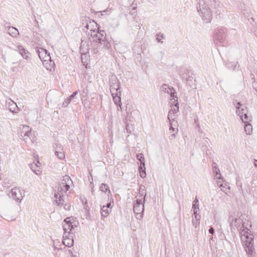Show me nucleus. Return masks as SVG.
Masks as SVG:
<instances>
[{
	"label": "nucleus",
	"instance_id": "obj_19",
	"mask_svg": "<svg viewBox=\"0 0 257 257\" xmlns=\"http://www.w3.org/2000/svg\"><path fill=\"white\" fill-rule=\"evenodd\" d=\"M62 242L64 245L69 247L73 246L74 240L73 239V237L71 236V238L63 239Z\"/></svg>",
	"mask_w": 257,
	"mask_h": 257
},
{
	"label": "nucleus",
	"instance_id": "obj_29",
	"mask_svg": "<svg viewBox=\"0 0 257 257\" xmlns=\"http://www.w3.org/2000/svg\"><path fill=\"white\" fill-rule=\"evenodd\" d=\"M186 85L189 86L190 87H192L194 84V79L192 76H189L185 78Z\"/></svg>",
	"mask_w": 257,
	"mask_h": 257
},
{
	"label": "nucleus",
	"instance_id": "obj_47",
	"mask_svg": "<svg viewBox=\"0 0 257 257\" xmlns=\"http://www.w3.org/2000/svg\"><path fill=\"white\" fill-rule=\"evenodd\" d=\"M125 129L126 131V132L128 133H131L132 130L131 129V126L128 124H126L125 126Z\"/></svg>",
	"mask_w": 257,
	"mask_h": 257
},
{
	"label": "nucleus",
	"instance_id": "obj_20",
	"mask_svg": "<svg viewBox=\"0 0 257 257\" xmlns=\"http://www.w3.org/2000/svg\"><path fill=\"white\" fill-rule=\"evenodd\" d=\"M234 222V226L237 228H241V226H243L242 219L239 217L238 218H234V220H232V222L230 223V225H232Z\"/></svg>",
	"mask_w": 257,
	"mask_h": 257
},
{
	"label": "nucleus",
	"instance_id": "obj_14",
	"mask_svg": "<svg viewBox=\"0 0 257 257\" xmlns=\"http://www.w3.org/2000/svg\"><path fill=\"white\" fill-rule=\"evenodd\" d=\"M8 33L12 37H16L19 34L18 29L14 27L8 26L5 28Z\"/></svg>",
	"mask_w": 257,
	"mask_h": 257
},
{
	"label": "nucleus",
	"instance_id": "obj_56",
	"mask_svg": "<svg viewBox=\"0 0 257 257\" xmlns=\"http://www.w3.org/2000/svg\"><path fill=\"white\" fill-rule=\"evenodd\" d=\"M253 164L255 167L257 168V160L254 159Z\"/></svg>",
	"mask_w": 257,
	"mask_h": 257
},
{
	"label": "nucleus",
	"instance_id": "obj_36",
	"mask_svg": "<svg viewBox=\"0 0 257 257\" xmlns=\"http://www.w3.org/2000/svg\"><path fill=\"white\" fill-rule=\"evenodd\" d=\"M212 168L213 171L216 174V175H217L218 173H220V171L218 168L217 167V165L215 163H213Z\"/></svg>",
	"mask_w": 257,
	"mask_h": 257
},
{
	"label": "nucleus",
	"instance_id": "obj_8",
	"mask_svg": "<svg viewBox=\"0 0 257 257\" xmlns=\"http://www.w3.org/2000/svg\"><path fill=\"white\" fill-rule=\"evenodd\" d=\"M11 197L17 202H21L22 199V195L21 190L19 188L15 187L11 190Z\"/></svg>",
	"mask_w": 257,
	"mask_h": 257
},
{
	"label": "nucleus",
	"instance_id": "obj_40",
	"mask_svg": "<svg viewBox=\"0 0 257 257\" xmlns=\"http://www.w3.org/2000/svg\"><path fill=\"white\" fill-rule=\"evenodd\" d=\"M71 234V232H70V231H66L64 232L63 233V239H65V238H71L72 236L70 235V234Z\"/></svg>",
	"mask_w": 257,
	"mask_h": 257
},
{
	"label": "nucleus",
	"instance_id": "obj_38",
	"mask_svg": "<svg viewBox=\"0 0 257 257\" xmlns=\"http://www.w3.org/2000/svg\"><path fill=\"white\" fill-rule=\"evenodd\" d=\"M62 184L63 185L62 188V189L64 191V192H66L69 190L70 188V186L68 184H67L66 183L62 182Z\"/></svg>",
	"mask_w": 257,
	"mask_h": 257
},
{
	"label": "nucleus",
	"instance_id": "obj_52",
	"mask_svg": "<svg viewBox=\"0 0 257 257\" xmlns=\"http://www.w3.org/2000/svg\"><path fill=\"white\" fill-rule=\"evenodd\" d=\"M170 122V130L172 131L173 132L175 131V128H174L172 126V122L171 121Z\"/></svg>",
	"mask_w": 257,
	"mask_h": 257
},
{
	"label": "nucleus",
	"instance_id": "obj_17",
	"mask_svg": "<svg viewBox=\"0 0 257 257\" xmlns=\"http://www.w3.org/2000/svg\"><path fill=\"white\" fill-rule=\"evenodd\" d=\"M113 98V100L114 103L118 106H121V92L120 93H117L116 95H111Z\"/></svg>",
	"mask_w": 257,
	"mask_h": 257
},
{
	"label": "nucleus",
	"instance_id": "obj_30",
	"mask_svg": "<svg viewBox=\"0 0 257 257\" xmlns=\"http://www.w3.org/2000/svg\"><path fill=\"white\" fill-rule=\"evenodd\" d=\"M172 87V86H169L168 84H163L161 87V89L162 91L164 92L165 93H169L170 91L171 90V88Z\"/></svg>",
	"mask_w": 257,
	"mask_h": 257
},
{
	"label": "nucleus",
	"instance_id": "obj_58",
	"mask_svg": "<svg viewBox=\"0 0 257 257\" xmlns=\"http://www.w3.org/2000/svg\"><path fill=\"white\" fill-rule=\"evenodd\" d=\"M31 169L32 170V171H33L34 172H35V173H36V174H38V173H37V171H36V170H34V169H33V166L31 167Z\"/></svg>",
	"mask_w": 257,
	"mask_h": 257
},
{
	"label": "nucleus",
	"instance_id": "obj_46",
	"mask_svg": "<svg viewBox=\"0 0 257 257\" xmlns=\"http://www.w3.org/2000/svg\"><path fill=\"white\" fill-rule=\"evenodd\" d=\"M226 67L229 69H231L232 70L233 64L231 62H228L226 64Z\"/></svg>",
	"mask_w": 257,
	"mask_h": 257
},
{
	"label": "nucleus",
	"instance_id": "obj_3",
	"mask_svg": "<svg viewBox=\"0 0 257 257\" xmlns=\"http://www.w3.org/2000/svg\"><path fill=\"white\" fill-rule=\"evenodd\" d=\"M226 37V29L220 28L217 29L214 35V38L218 42L225 44V41Z\"/></svg>",
	"mask_w": 257,
	"mask_h": 257
},
{
	"label": "nucleus",
	"instance_id": "obj_12",
	"mask_svg": "<svg viewBox=\"0 0 257 257\" xmlns=\"http://www.w3.org/2000/svg\"><path fill=\"white\" fill-rule=\"evenodd\" d=\"M109 87L111 95H116L117 93L121 92L120 90V82L110 84L109 85Z\"/></svg>",
	"mask_w": 257,
	"mask_h": 257
},
{
	"label": "nucleus",
	"instance_id": "obj_37",
	"mask_svg": "<svg viewBox=\"0 0 257 257\" xmlns=\"http://www.w3.org/2000/svg\"><path fill=\"white\" fill-rule=\"evenodd\" d=\"M71 101L72 100L69 97H67L63 102L62 107H67Z\"/></svg>",
	"mask_w": 257,
	"mask_h": 257
},
{
	"label": "nucleus",
	"instance_id": "obj_44",
	"mask_svg": "<svg viewBox=\"0 0 257 257\" xmlns=\"http://www.w3.org/2000/svg\"><path fill=\"white\" fill-rule=\"evenodd\" d=\"M193 215H194V218H195V216H200V215L198 213L199 209H196V208H193Z\"/></svg>",
	"mask_w": 257,
	"mask_h": 257
},
{
	"label": "nucleus",
	"instance_id": "obj_31",
	"mask_svg": "<svg viewBox=\"0 0 257 257\" xmlns=\"http://www.w3.org/2000/svg\"><path fill=\"white\" fill-rule=\"evenodd\" d=\"M119 81L116 77V76L114 75H111L109 77V84H113L114 83H119Z\"/></svg>",
	"mask_w": 257,
	"mask_h": 257
},
{
	"label": "nucleus",
	"instance_id": "obj_63",
	"mask_svg": "<svg viewBox=\"0 0 257 257\" xmlns=\"http://www.w3.org/2000/svg\"><path fill=\"white\" fill-rule=\"evenodd\" d=\"M90 11L91 12V13H94L95 12L94 10H93V9H91Z\"/></svg>",
	"mask_w": 257,
	"mask_h": 257
},
{
	"label": "nucleus",
	"instance_id": "obj_4",
	"mask_svg": "<svg viewBox=\"0 0 257 257\" xmlns=\"http://www.w3.org/2000/svg\"><path fill=\"white\" fill-rule=\"evenodd\" d=\"M207 2L210 3L211 9H214L215 13L218 15L219 18H221L223 16V10L220 2L218 0H207Z\"/></svg>",
	"mask_w": 257,
	"mask_h": 257
},
{
	"label": "nucleus",
	"instance_id": "obj_2",
	"mask_svg": "<svg viewBox=\"0 0 257 257\" xmlns=\"http://www.w3.org/2000/svg\"><path fill=\"white\" fill-rule=\"evenodd\" d=\"M144 203L142 198H138L136 200V203L134 206V212L139 216L138 219H141L143 217L144 211Z\"/></svg>",
	"mask_w": 257,
	"mask_h": 257
},
{
	"label": "nucleus",
	"instance_id": "obj_32",
	"mask_svg": "<svg viewBox=\"0 0 257 257\" xmlns=\"http://www.w3.org/2000/svg\"><path fill=\"white\" fill-rule=\"evenodd\" d=\"M176 98H171L170 99V104L171 106H175V107H177V106H179V102L178 101L177 98L175 99Z\"/></svg>",
	"mask_w": 257,
	"mask_h": 257
},
{
	"label": "nucleus",
	"instance_id": "obj_10",
	"mask_svg": "<svg viewBox=\"0 0 257 257\" xmlns=\"http://www.w3.org/2000/svg\"><path fill=\"white\" fill-rule=\"evenodd\" d=\"M250 237H248L247 240L246 241L245 245L246 252L248 253L251 254L253 248V238L252 237V235L250 234Z\"/></svg>",
	"mask_w": 257,
	"mask_h": 257
},
{
	"label": "nucleus",
	"instance_id": "obj_5",
	"mask_svg": "<svg viewBox=\"0 0 257 257\" xmlns=\"http://www.w3.org/2000/svg\"><path fill=\"white\" fill-rule=\"evenodd\" d=\"M41 60L43 62L51 61V58L48 51L44 48H40L37 51Z\"/></svg>",
	"mask_w": 257,
	"mask_h": 257
},
{
	"label": "nucleus",
	"instance_id": "obj_51",
	"mask_svg": "<svg viewBox=\"0 0 257 257\" xmlns=\"http://www.w3.org/2000/svg\"><path fill=\"white\" fill-rule=\"evenodd\" d=\"M208 232L209 233L213 234L214 233V229L212 227H210Z\"/></svg>",
	"mask_w": 257,
	"mask_h": 257
},
{
	"label": "nucleus",
	"instance_id": "obj_35",
	"mask_svg": "<svg viewBox=\"0 0 257 257\" xmlns=\"http://www.w3.org/2000/svg\"><path fill=\"white\" fill-rule=\"evenodd\" d=\"M199 201L197 199V197H196L195 199L193 202L192 204V208H196V209H199Z\"/></svg>",
	"mask_w": 257,
	"mask_h": 257
},
{
	"label": "nucleus",
	"instance_id": "obj_61",
	"mask_svg": "<svg viewBox=\"0 0 257 257\" xmlns=\"http://www.w3.org/2000/svg\"><path fill=\"white\" fill-rule=\"evenodd\" d=\"M85 28L87 29H88L89 28V25L88 24H86V26H85Z\"/></svg>",
	"mask_w": 257,
	"mask_h": 257
},
{
	"label": "nucleus",
	"instance_id": "obj_16",
	"mask_svg": "<svg viewBox=\"0 0 257 257\" xmlns=\"http://www.w3.org/2000/svg\"><path fill=\"white\" fill-rule=\"evenodd\" d=\"M31 129L28 126H24L21 132V136L22 138H25V137H30L31 135Z\"/></svg>",
	"mask_w": 257,
	"mask_h": 257
},
{
	"label": "nucleus",
	"instance_id": "obj_26",
	"mask_svg": "<svg viewBox=\"0 0 257 257\" xmlns=\"http://www.w3.org/2000/svg\"><path fill=\"white\" fill-rule=\"evenodd\" d=\"M136 157L137 160H138L140 162V165H143L144 166V165H145V158L144 155L142 153H140L137 155Z\"/></svg>",
	"mask_w": 257,
	"mask_h": 257
},
{
	"label": "nucleus",
	"instance_id": "obj_39",
	"mask_svg": "<svg viewBox=\"0 0 257 257\" xmlns=\"http://www.w3.org/2000/svg\"><path fill=\"white\" fill-rule=\"evenodd\" d=\"M217 185L221 188V191H222L224 192H225L226 191V188H225V185H226V184L224 185L223 184L219 182L217 183Z\"/></svg>",
	"mask_w": 257,
	"mask_h": 257
},
{
	"label": "nucleus",
	"instance_id": "obj_53",
	"mask_svg": "<svg viewBox=\"0 0 257 257\" xmlns=\"http://www.w3.org/2000/svg\"><path fill=\"white\" fill-rule=\"evenodd\" d=\"M70 207V205L69 204H65L64 206V208L65 210H69Z\"/></svg>",
	"mask_w": 257,
	"mask_h": 257
},
{
	"label": "nucleus",
	"instance_id": "obj_43",
	"mask_svg": "<svg viewBox=\"0 0 257 257\" xmlns=\"http://www.w3.org/2000/svg\"><path fill=\"white\" fill-rule=\"evenodd\" d=\"M78 93V91H74L71 95L68 97L72 100L74 99L76 95Z\"/></svg>",
	"mask_w": 257,
	"mask_h": 257
},
{
	"label": "nucleus",
	"instance_id": "obj_33",
	"mask_svg": "<svg viewBox=\"0 0 257 257\" xmlns=\"http://www.w3.org/2000/svg\"><path fill=\"white\" fill-rule=\"evenodd\" d=\"M171 90L170 91L169 94L172 98H177V96L176 95V92L175 89L173 87L171 88Z\"/></svg>",
	"mask_w": 257,
	"mask_h": 257
},
{
	"label": "nucleus",
	"instance_id": "obj_18",
	"mask_svg": "<svg viewBox=\"0 0 257 257\" xmlns=\"http://www.w3.org/2000/svg\"><path fill=\"white\" fill-rule=\"evenodd\" d=\"M8 109L11 112H12L14 113L16 112H17L16 109H17V110L19 109V108L17 106V104L15 102H14V101H13L11 100H10V102H9L8 103Z\"/></svg>",
	"mask_w": 257,
	"mask_h": 257
},
{
	"label": "nucleus",
	"instance_id": "obj_49",
	"mask_svg": "<svg viewBox=\"0 0 257 257\" xmlns=\"http://www.w3.org/2000/svg\"><path fill=\"white\" fill-rule=\"evenodd\" d=\"M236 185L238 187H239L241 190H242V185H241V183L240 182V181L238 180V179H236Z\"/></svg>",
	"mask_w": 257,
	"mask_h": 257
},
{
	"label": "nucleus",
	"instance_id": "obj_22",
	"mask_svg": "<svg viewBox=\"0 0 257 257\" xmlns=\"http://www.w3.org/2000/svg\"><path fill=\"white\" fill-rule=\"evenodd\" d=\"M85 42L84 43L83 41L81 42V44L80 47V51L81 53L85 54L87 53L89 51V47L87 44H85Z\"/></svg>",
	"mask_w": 257,
	"mask_h": 257
},
{
	"label": "nucleus",
	"instance_id": "obj_9",
	"mask_svg": "<svg viewBox=\"0 0 257 257\" xmlns=\"http://www.w3.org/2000/svg\"><path fill=\"white\" fill-rule=\"evenodd\" d=\"M235 102L236 103L234 102V105L236 108V113L240 116V119L241 120H243V115L245 114L246 112H247V109L245 107L244 108L241 107L242 104L240 102H237L236 101Z\"/></svg>",
	"mask_w": 257,
	"mask_h": 257
},
{
	"label": "nucleus",
	"instance_id": "obj_41",
	"mask_svg": "<svg viewBox=\"0 0 257 257\" xmlns=\"http://www.w3.org/2000/svg\"><path fill=\"white\" fill-rule=\"evenodd\" d=\"M243 120H241L244 123H246L247 122L248 120H250V118L248 117V116L247 115V112H246L245 114H244L243 115Z\"/></svg>",
	"mask_w": 257,
	"mask_h": 257
},
{
	"label": "nucleus",
	"instance_id": "obj_62",
	"mask_svg": "<svg viewBox=\"0 0 257 257\" xmlns=\"http://www.w3.org/2000/svg\"><path fill=\"white\" fill-rule=\"evenodd\" d=\"M181 77L182 79H184L185 78V76H184V75L183 74L181 76Z\"/></svg>",
	"mask_w": 257,
	"mask_h": 257
},
{
	"label": "nucleus",
	"instance_id": "obj_50",
	"mask_svg": "<svg viewBox=\"0 0 257 257\" xmlns=\"http://www.w3.org/2000/svg\"><path fill=\"white\" fill-rule=\"evenodd\" d=\"M99 36H101L100 38H103L104 39V37H105L104 35H105V33L102 31H100L99 33Z\"/></svg>",
	"mask_w": 257,
	"mask_h": 257
},
{
	"label": "nucleus",
	"instance_id": "obj_45",
	"mask_svg": "<svg viewBox=\"0 0 257 257\" xmlns=\"http://www.w3.org/2000/svg\"><path fill=\"white\" fill-rule=\"evenodd\" d=\"M97 47H98L97 46L96 48H94L92 49L91 53H92L93 55H96L98 52V50L97 49Z\"/></svg>",
	"mask_w": 257,
	"mask_h": 257
},
{
	"label": "nucleus",
	"instance_id": "obj_6",
	"mask_svg": "<svg viewBox=\"0 0 257 257\" xmlns=\"http://www.w3.org/2000/svg\"><path fill=\"white\" fill-rule=\"evenodd\" d=\"M53 148L55 149V156L60 160L64 159L65 158V155L63 151L62 146L59 143H55L53 145Z\"/></svg>",
	"mask_w": 257,
	"mask_h": 257
},
{
	"label": "nucleus",
	"instance_id": "obj_27",
	"mask_svg": "<svg viewBox=\"0 0 257 257\" xmlns=\"http://www.w3.org/2000/svg\"><path fill=\"white\" fill-rule=\"evenodd\" d=\"M100 190L105 193L108 191V194L111 193L109 186L104 183L101 184L100 187Z\"/></svg>",
	"mask_w": 257,
	"mask_h": 257
},
{
	"label": "nucleus",
	"instance_id": "obj_64",
	"mask_svg": "<svg viewBox=\"0 0 257 257\" xmlns=\"http://www.w3.org/2000/svg\"><path fill=\"white\" fill-rule=\"evenodd\" d=\"M255 35L257 37V31L255 32Z\"/></svg>",
	"mask_w": 257,
	"mask_h": 257
},
{
	"label": "nucleus",
	"instance_id": "obj_60",
	"mask_svg": "<svg viewBox=\"0 0 257 257\" xmlns=\"http://www.w3.org/2000/svg\"><path fill=\"white\" fill-rule=\"evenodd\" d=\"M157 41H158V42H161V43H163V41H161V39H160V38H157Z\"/></svg>",
	"mask_w": 257,
	"mask_h": 257
},
{
	"label": "nucleus",
	"instance_id": "obj_7",
	"mask_svg": "<svg viewBox=\"0 0 257 257\" xmlns=\"http://www.w3.org/2000/svg\"><path fill=\"white\" fill-rule=\"evenodd\" d=\"M76 226V224H73V223L71 221L69 218H66L64 223H63V228L64 231H70L71 232V234L73 233V230L74 229V226Z\"/></svg>",
	"mask_w": 257,
	"mask_h": 257
},
{
	"label": "nucleus",
	"instance_id": "obj_1",
	"mask_svg": "<svg viewBox=\"0 0 257 257\" xmlns=\"http://www.w3.org/2000/svg\"><path fill=\"white\" fill-rule=\"evenodd\" d=\"M208 4L210 5V3H208L207 0H199L198 5L197 6V9L202 19L206 23L210 22L212 18V13H215V10L212 9L213 10L212 12L211 11L210 8L208 7Z\"/></svg>",
	"mask_w": 257,
	"mask_h": 257
},
{
	"label": "nucleus",
	"instance_id": "obj_59",
	"mask_svg": "<svg viewBox=\"0 0 257 257\" xmlns=\"http://www.w3.org/2000/svg\"><path fill=\"white\" fill-rule=\"evenodd\" d=\"M204 141L208 144L209 139L207 138H205L204 139Z\"/></svg>",
	"mask_w": 257,
	"mask_h": 257
},
{
	"label": "nucleus",
	"instance_id": "obj_28",
	"mask_svg": "<svg viewBox=\"0 0 257 257\" xmlns=\"http://www.w3.org/2000/svg\"><path fill=\"white\" fill-rule=\"evenodd\" d=\"M201 218V216H195V218H193L192 219V224L195 227L197 228L200 224V220Z\"/></svg>",
	"mask_w": 257,
	"mask_h": 257
},
{
	"label": "nucleus",
	"instance_id": "obj_54",
	"mask_svg": "<svg viewBox=\"0 0 257 257\" xmlns=\"http://www.w3.org/2000/svg\"><path fill=\"white\" fill-rule=\"evenodd\" d=\"M103 206L106 207H107V208L109 209V208H111V203L110 202H108L106 204V205H103Z\"/></svg>",
	"mask_w": 257,
	"mask_h": 257
},
{
	"label": "nucleus",
	"instance_id": "obj_25",
	"mask_svg": "<svg viewBox=\"0 0 257 257\" xmlns=\"http://www.w3.org/2000/svg\"><path fill=\"white\" fill-rule=\"evenodd\" d=\"M244 129L247 135H250L252 132V125L248 123H244Z\"/></svg>",
	"mask_w": 257,
	"mask_h": 257
},
{
	"label": "nucleus",
	"instance_id": "obj_42",
	"mask_svg": "<svg viewBox=\"0 0 257 257\" xmlns=\"http://www.w3.org/2000/svg\"><path fill=\"white\" fill-rule=\"evenodd\" d=\"M71 181L70 178L69 177V176H67V175H65V176L63 177V179L62 180V182L63 183H67V182H68V181Z\"/></svg>",
	"mask_w": 257,
	"mask_h": 257
},
{
	"label": "nucleus",
	"instance_id": "obj_23",
	"mask_svg": "<svg viewBox=\"0 0 257 257\" xmlns=\"http://www.w3.org/2000/svg\"><path fill=\"white\" fill-rule=\"evenodd\" d=\"M140 193L139 195L140 198H142V199L143 200L144 203H145L146 201V193L145 191V187L144 185H141L140 186Z\"/></svg>",
	"mask_w": 257,
	"mask_h": 257
},
{
	"label": "nucleus",
	"instance_id": "obj_13",
	"mask_svg": "<svg viewBox=\"0 0 257 257\" xmlns=\"http://www.w3.org/2000/svg\"><path fill=\"white\" fill-rule=\"evenodd\" d=\"M179 106H177V107H175V106H171V108L169 110L168 115V119L169 120V121L174 120V118L173 117V116L175 113L179 111Z\"/></svg>",
	"mask_w": 257,
	"mask_h": 257
},
{
	"label": "nucleus",
	"instance_id": "obj_48",
	"mask_svg": "<svg viewBox=\"0 0 257 257\" xmlns=\"http://www.w3.org/2000/svg\"><path fill=\"white\" fill-rule=\"evenodd\" d=\"M239 67V65L238 63L237 62L236 63V64L233 66L232 70H238Z\"/></svg>",
	"mask_w": 257,
	"mask_h": 257
},
{
	"label": "nucleus",
	"instance_id": "obj_21",
	"mask_svg": "<svg viewBox=\"0 0 257 257\" xmlns=\"http://www.w3.org/2000/svg\"><path fill=\"white\" fill-rule=\"evenodd\" d=\"M111 211V208H107V207H105L104 206H102L101 208V216L103 217H107L109 213Z\"/></svg>",
	"mask_w": 257,
	"mask_h": 257
},
{
	"label": "nucleus",
	"instance_id": "obj_11",
	"mask_svg": "<svg viewBox=\"0 0 257 257\" xmlns=\"http://www.w3.org/2000/svg\"><path fill=\"white\" fill-rule=\"evenodd\" d=\"M95 36L96 37V39L95 40V41L96 43H98L101 44H103V47L105 49H109V48L110 47V45L109 44V42L105 40V37H104V39L100 38V37H98L97 34H95Z\"/></svg>",
	"mask_w": 257,
	"mask_h": 257
},
{
	"label": "nucleus",
	"instance_id": "obj_57",
	"mask_svg": "<svg viewBox=\"0 0 257 257\" xmlns=\"http://www.w3.org/2000/svg\"><path fill=\"white\" fill-rule=\"evenodd\" d=\"M69 252H70L71 255L72 256V257H76L75 255H73V253H72V252L71 250H69Z\"/></svg>",
	"mask_w": 257,
	"mask_h": 257
},
{
	"label": "nucleus",
	"instance_id": "obj_34",
	"mask_svg": "<svg viewBox=\"0 0 257 257\" xmlns=\"http://www.w3.org/2000/svg\"><path fill=\"white\" fill-rule=\"evenodd\" d=\"M55 201L58 206H62L63 205L64 201L63 199V196L59 195V199L58 200H56Z\"/></svg>",
	"mask_w": 257,
	"mask_h": 257
},
{
	"label": "nucleus",
	"instance_id": "obj_15",
	"mask_svg": "<svg viewBox=\"0 0 257 257\" xmlns=\"http://www.w3.org/2000/svg\"><path fill=\"white\" fill-rule=\"evenodd\" d=\"M18 51L24 59H28L29 58V52L27 51L23 46L20 45L18 47Z\"/></svg>",
	"mask_w": 257,
	"mask_h": 257
},
{
	"label": "nucleus",
	"instance_id": "obj_55",
	"mask_svg": "<svg viewBox=\"0 0 257 257\" xmlns=\"http://www.w3.org/2000/svg\"><path fill=\"white\" fill-rule=\"evenodd\" d=\"M59 195H61L59 193H55L54 195V197L56 198V200H58L59 199Z\"/></svg>",
	"mask_w": 257,
	"mask_h": 257
},
{
	"label": "nucleus",
	"instance_id": "obj_24",
	"mask_svg": "<svg viewBox=\"0 0 257 257\" xmlns=\"http://www.w3.org/2000/svg\"><path fill=\"white\" fill-rule=\"evenodd\" d=\"M139 170L140 177L142 178H145L146 177L145 165H144V166L143 165H140L139 167Z\"/></svg>",
	"mask_w": 257,
	"mask_h": 257
}]
</instances>
